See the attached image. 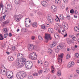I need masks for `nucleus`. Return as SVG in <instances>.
<instances>
[{
  "label": "nucleus",
  "mask_w": 79,
  "mask_h": 79,
  "mask_svg": "<svg viewBox=\"0 0 79 79\" xmlns=\"http://www.w3.org/2000/svg\"><path fill=\"white\" fill-rule=\"evenodd\" d=\"M38 39L39 40H43V38L41 36H38Z\"/></svg>",
  "instance_id": "obj_28"
},
{
  "label": "nucleus",
  "mask_w": 79,
  "mask_h": 79,
  "mask_svg": "<svg viewBox=\"0 0 79 79\" xmlns=\"http://www.w3.org/2000/svg\"><path fill=\"white\" fill-rule=\"evenodd\" d=\"M52 9H56V7H55V6H52L51 7Z\"/></svg>",
  "instance_id": "obj_40"
},
{
  "label": "nucleus",
  "mask_w": 79,
  "mask_h": 79,
  "mask_svg": "<svg viewBox=\"0 0 79 79\" xmlns=\"http://www.w3.org/2000/svg\"><path fill=\"white\" fill-rule=\"evenodd\" d=\"M3 5H2V4L0 5V8H3Z\"/></svg>",
  "instance_id": "obj_57"
},
{
  "label": "nucleus",
  "mask_w": 79,
  "mask_h": 79,
  "mask_svg": "<svg viewBox=\"0 0 79 79\" xmlns=\"http://www.w3.org/2000/svg\"><path fill=\"white\" fill-rule=\"evenodd\" d=\"M45 71H44V73H48V70H49V69H47V68H45L44 69Z\"/></svg>",
  "instance_id": "obj_24"
},
{
  "label": "nucleus",
  "mask_w": 79,
  "mask_h": 79,
  "mask_svg": "<svg viewBox=\"0 0 79 79\" xmlns=\"http://www.w3.org/2000/svg\"><path fill=\"white\" fill-rule=\"evenodd\" d=\"M67 43L69 45H70L71 44V40L69 41Z\"/></svg>",
  "instance_id": "obj_45"
},
{
  "label": "nucleus",
  "mask_w": 79,
  "mask_h": 79,
  "mask_svg": "<svg viewBox=\"0 0 79 79\" xmlns=\"http://www.w3.org/2000/svg\"><path fill=\"white\" fill-rule=\"evenodd\" d=\"M7 60L10 61H12L14 60V58L12 56H9L8 57Z\"/></svg>",
  "instance_id": "obj_8"
},
{
  "label": "nucleus",
  "mask_w": 79,
  "mask_h": 79,
  "mask_svg": "<svg viewBox=\"0 0 79 79\" xmlns=\"http://www.w3.org/2000/svg\"><path fill=\"white\" fill-rule=\"evenodd\" d=\"M48 52L50 54H52V50L51 49H49L48 50Z\"/></svg>",
  "instance_id": "obj_22"
},
{
  "label": "nucleus",
  "mask_w": 79,
  "mask_h": 79,
  "mask_svg": "<svg viewBox=\"0 0 79 79\" xmlns=\"http://www.w3.org/2000/svg\"><path fill=\"white\" fill-rule=\"evenodd\" d=\"M70 57V55L69 54H67L66 57V59H68V58H69Z\"/></svg>",
  "instance_id": "obj_30"
},
{
  "label": "nucleus",
  "mask_w": 79,
  "mask_h": 79,
  "mask_svg": "<svg viewBox=\"0 0 79 79\" xmlns=\"http://www.w3.org/2000/svg\"><path fill=\"white\" fill-rule=\"evenodd\" d=\"M48 31L50 32V33H53V34L54 33V32H53V29L52 28H48Z\"/></svg>",
  "instance_id": "obj_9"
},
{
  "label": "nucleus",
  "mask_w": 79,
  "mask_h": 79,
  "mask_svg": "<svg viewBox=\"0 0 79 79\" xmlns=\"http://www.w3.org/2000/svg\"><path fill=\"white\" fill-rule=\"evenodd\" d=\"M3 32H4V33H6V32H8V30L6 28H4L3 29Z\"/></svg>",
  "instance_id": "obj_25"
},
{
  "label": "nucleus",
  "mask_w": 79,
  "mask_h": 79,
  "mask_svg": "<svg viewBox=\"0 0 79 79\" xmlns=\"http://www.w3.org/2000/svg\"><path fill=\"white\" fill-rule=\"evenodd\" d=\"M61 71L59 70V71L57 72V75L58 76H61Z\"/></svg>",
  "instance_id": "obj_19"
},
{
  "label": "nucleus",
  "mask_w": 79,
  "mask_h": 79,
  "mask_svg": "<svg viewBox=\"0 0 79 79\" xmlns=\"http://www.w3.org/2000/svg\"><path fill=\"white\" fill-rule=\"evenodd\" d=\"M74 65V62H70L69 63V64L68 65V66L69 68H71V67H73V66Z\"/></svg>",
  "instance_id": "obj_7"
},
{
  "label": "nucleus",
  "mask_w": 79,
  "mask_h": 79,
  "mask_svg": "<svg viewBox=\"0 0 79 79\" xmlns=\"http://www.w3.org/2000/svg\"><path fill=\"white\" fill-rule=\"evenodd\" d=\"M30 58L32 60H36L37 58V55H36L35 56L33 55V54H31Z\"/></svg>",
  "instance_id": "obj_5"
},
{
  "label": "nucleus",
  "mask_w": 79,
  "mask_h": 79,
  "mask_svg": "<svg viewBox=\"0 0 79 79\" xmlns=\"http://www.w3.org/2000/svg\"><path fill=\"white\" fill-rule=\"evenodd\" d=\"M8 33H6L4 35V38H6L7 37V36H8Z\"/></svg>",
  "instance_id": "obj_23"
},
{
  "label": "nucleus",
  "mask_w": 79,
  "mask_h": 79,
  "mask_svg": "<svg viewBox=\"0 0 79 79\" xmlns=\"http://www.w3.org/2000/svg\"><path fill=\"white\" fill-rule=\"evenodd\" d=\"M3 39H4V38L0 37V40H3Z\"/></svg>",
  "instance_id": "obj_55"
},
{
  "label": "nucleus",
  "mask_w": 79,
  "mask_h": 79,
  "mask_svg": "<svg viewBox=\"0 0 79 79\" xmlns=\"http://www.w3.org/2000/svg\"><path fill=\"white\" fill-rule=\"evenodd\" d=\"M41 4L44 6H45L47 5V2L45 1H43L41 2Z\"/></svg>",
  "instance_id": "obj_11"
},
{
  "label": "nucleus",
  "mask_w": 79,
  "mask_h": 79,
  "mask_svg": "<svg viewBox=\"0 0 79 79\" xmlns=\"http://www.w3.org/2000/svg\"><path fill=\"white\" fill-rule=\"evenodd\" d=\"M42 60H39L38 61V63L39 64V63H40V64H42Z\"/></svg>",
  "instance_id": "obj_41"
},
{
  "label": "nucleus",
  "mask_w": 79,
  "mask_h": 79,
  "mask_svg": "<svg viewBox=\"0 0 79 79\" xmlns=\"http://www.w3.org/2000/svg\"><path fill=\"white\" fill-rule=\"evenodd\" d=\"M37 49V46H34L33 45V50H35Z\"/></svg>",
  "instance_id": "obj_26"
},
{
  "label": "nucleus",
  "mask_w": 79,
  "mask_h": 79,
  "mask_svg": "<svg viewBox=\"0 0 79 79\" xmlns=\"http://www.w3.org/2000/svg\"><path fill=\"white\" fill-rule=\"evenodd\" d=\"M71 40L69 38H67L66 39V41L67 42V43H68V42L69 41Z\"/></svg>",
  "instance_id": "obj_50"
},
{
  "label": "nucleus",
  "mask_w": 79,
  "mask_h": 79,
  "mask_svg": "<svg viewBox=\"0 0 79 79\" xmlns=\"http://www.w3.org/2000/svg\"><path fill=\"white\" fill-rule=\"evenodd\" d=\"M70 16H69V15H67V19L68 20H69V19H70Z\"/></svg>",
  "instance_id": "obj_39"
},
{
  "label": "nucleus",
  "mask_w": 79,
  "mask_h": 79,
  "mask_svg": "<svg viewBox=\"0 0 79 79\" xmlns=\"http://www.w3.org/2000/svg\"><path fill=\"white\" fill-rule=\"evenodd\" d=\"M15 48H15V47L13 46L12 47V49L13 50H15Z\"/></svg>",
  "instance_id": "obj_51"
},
{
  "label": "nucleus",
  "mask_w": 79,
  "mask_h": 79,
  "mask_svg": "<svg viewBox=\"0 0 79 79\" xmlns=\"http://www.w3.org/2000/svg\"><path fill=\"white\" fill-rule=\"evenodd\" d=\"M75 56L76 58H78L79 57V54L77 53L75 54Z\"/></svg>",
  "instance_id": "obj_32"
},
{
  "label": "nucleus",
  "mask_w": 79,
  "mask_h": 79,
  "mask_svg": "<svg viewBox=\"0 0 79 79\" xmlns=\"http://www.w3.org/2000/svg\"><path fill=\"white\" fill-rule=\"evenodd\" d=\"M64 2V3H67L68 2V0H63Z\"/></svg>",
  "instance_id": "obj_44"
},
{
  "label": "nucleus",
  "mask_w": 79,
  "mask_h": 79,
  "mask_svg": "<svg viewBox=\"0 0 79 79\" xmlns=\"http://www.w3.org/2000/svg\"><path fill=\"white\" fill-rule=\"evenodd\" d=\"M46 27H49V26H50V24H48L47 23H46Z\"/></svg>",
  "instance_id": "obj_58"
},
{
  "label": "nucleus",
  "mask_w": 79,
  "mask_h": 79,
  "mask_svg": "<svg viewBox=\"0 0 79 79\" xmlns=\"http://www.w3.org/2000/svg\"><path fill=\"white\" fill-rule=\"evenodd\" d=\"M48 21L49 22V23H52L53 22V20L52 18L49 19L48 20Z\"/></svg>",
  "instance_id": "obj_20"
},
{
  "label": "nucleus",
  "mask_w": 79,
  "mask_h": 79,
  "mask_svg": "<svg viewBox=\"0 0 79 79\" xmlns=\"http://www.w3.org/2000/svg\"><path fill=\"white\" fill-rule=\"evenodd\" d=\"M1 68H2V69H5V67H4V66H2L1 67Z\"/></svg>",
  "instance_id": "obj_61"
},
{
  "label": "nucleus",
  "mask_w": 79,
  "mask_h": 79,
  "mask_svg": "<svg viewBox=\"0 0 79 79\" xmlns=\"http://www.w3.org/2000/svg\"><path fill=\"white\" fill-rule=\"evenodd\" d=\"M27 76L26 73L24 72H18L16 74V77L18 79H23Z\"/></svg>",
  "instance_id": "obj_2"
},
{
  "label": "nucleus",
  "mask_w": 79,
  "mask_h": 79,
  "mask_svg": "<svg viewBox=\"0 0 79 79\" xmlns=\"http://www.w3.org/2000/svg\"><path fill=\"white\" fill-rule=\"evenodd\" d=\"M34 39H35V37H34V36H32V37H31V39L32 40H34Z\"/></svg>",
  "instance_id": "obj_60"
},
{
  "label": "nucleus",
  "mask_w": 79,
  "mask_h": 79,
  "mask_svg": "<svg viewBox=\"0 0 79 79\" xmlns=\"http://www.w3.org/2000/svg\"><path fill=\"white\" fill-rule=\"evenodd\" d=\"M77 32H79V27H77Z\"/></svg>",
  "instance_id": "obj_64"
},
{
  "label": "nucleus",
  "mask_w": 79,
  "mask_h": 79,
  "mask_svg": "<svg viewBox=\"0 0 79 79\" xmlns=\"http://www.w3.org/2000/svg\"><path fill=\"white\" fill-rule=\"evenodd\" d=\"M11 73L13 74V72H8L7 74H8V76H11Z\"/></svg>",
  "instance_id": "obj_29"
},
{
  "label": "nucleus",
  "mask_w": 79,
  "mask_h": 79,
  "mask_svg": "<svg viewBox=\"0 0 79 79\" xmlns=\"http://www.w3.org/2000/svg\"><path fill=\"white\" fill-rule=\"evenodd\" d=\"M50 15H47V19L48 20H48H49L50 19Z\"/></svg>",
  "instance_id": "obj_33"
},
{
  "label": "nucleus",
  "mask_w": 79,
  "mask_h": 79,
  "mask_svg": "<svg viewBox=\"0 0 79 79\" xmlns=\"http://www.w3.org/2000/svg\"><path fill=\"white\" fill-rule=\"evenodd\" d=\"M17 16H16L15 18V21L16 22H18V21H19V19L17 17Z\"/></svg>",
  "instance_id": "obj_18"
},
{
  "label": "nucleus",
  "mask_w": 79,
  "mask_h": 79,
  "mask_svg": "<svg viewBox=\"0 0 79 79\" xmlns=\"http://www.w3.org/2000/svg\"><path fill=\"white\" fill-rule=\"evenodd\" d=\"M31 54H33V55H35V56H36V55H36V53L34 52H33L32 53H31Z\"/></svg>",
  "instance_id": "obj_46"
},
{
  "label": "nucleus",
  "mask_w": 79,
  "mask_h": 79,
  "mask_svg": "<svg viewBox=\"0 0 79 79\" xmlns=\"http://www.w3.org/2000/svg\"><path fill=\"white\" fill-rule=\"evenodd\" d=\"M21 60L22 61V62L21 60H18V62H17V68H22L25 64V66H26L27 65L30 64V62L31 61H26V60L25 58H21Z\"/></svg>",
  "instance_id": "obj_1"
},
{
  "label": "nucleus",
  "mask_w": 79,
  "mask_h": 79,
  "mask_svg": "<svg viewBox=\"0 0 79 79\" xmlns=\"http://www.w3.org/2000/svg\"><path fill=\"white\" fill-rule=\"evenodd\" d=\"M54 29L55 30H57V29H58V27L57 26H55L54 27Z\"/></svg>",
  "instance_id": "obj_53"
},
{
  "label": "nucleus",
  "mask_w": 79,
  "mask_h": 79,
  "mask_svg": "<svg viewBox=\"0 0 79 79\" xmlns=\"http://www.w3.org/2000/svg\"><path fill=\"white\" fill-rule=\"evenodd\" d=\"M72 39H73L74 40L76 41V37H74Z\"/></svg>",
  "instance_id": "obj_48"
},
{
  "label": "nucleus",
  "mask_w": 79,
  "mask_h": 79,
  "mask_svg": "<svg viewBox=\"0 0 79 79\" xmlns=\"http://www.w3.org/2000/svg\"><path fill=\"white\" fill-rule=\"evenodd\" d=\"M44 65L45 67H48L49 66V65L48 64V62L47 61H45L44 63Z\"/></svg>",
  "instance_id": "obj_14"
},
{
  "label": "nucleus",
  "mask_w": 79,
  "mask_h": 79,
  "mask_svg": "<svg viewBox=\"0 0 79 79\" xmlns=\"http://www.w3.org/2000/svg\"><path fill=\"white\" fill-rule=\"evenodd\" d=\"M28 49L29 51H32V50H33V44H29L28 45Z\"/></svg>",
  "instance_id": "obj_6"
},
{
  "label": "nucleus",
  "mask_w": 79,
  "mask_h": 79,
  "mask_svg": "<svg viewBox=\"0 0 79 79\" xmlns=\"http://www.w3.org/2000/svg\"><path fill=\"white\" fill-rule=\"evenodd\" d=\"M74 77H77V74H75L74 75Z\"/></svg>",
  "instance_id": "obj_59"
},
{
  "label": "nucleus",
  "mask_w": 79,
  "mask_h": 79,
  "mask_svg": "<svg viewBox=\"0 0 79 79\" xmlns=\"http://www.w3.org/2000/svg\"><path fill=\"white\" fill-rule=\"evenodd\" d=\"M32 75H28L27 78L28 79H32Z\"/></svg>",
  "instance_id": "obj_21"
},
{
  "label": "nucleus",
  "mask_w": 79,
  "mask_h": 79,
  "mask_svg": "<svg viewBox=\"0 0 79 79\" xmlns=\"http://www.w3.org/2000/svg\"><path fill=\"white\" fill-rule=\"evenodd\" d=\"M57 48L59 50H61L63 48V46L60 45L58 46L57 47Z\"/></svg>",
  "instance_id": "obj_17"
},
{
  "label": "nucleus",
  "mask_w": 79,
  "mask_h": 79,
  "mask_svg": "<svg viewBox=\"0 0 79 79\" xmlns=\"http://www.w3.org/2000/svg\"><path fill=\"white\" fill-rule=\"evenodd\" d=\"M7 75H8V74H6V76L8 77V79H12V78H13V77H12V76L10 77H8Z\"/></svg>",
  "instance_id": "obj_43"
},
{
  "label": "nucleus",
  "mask_w": 79,
  "mask_h": 79,
  "mask_svg": "<svg viewBox=\"0 0 79 79\" xmlns=\"http://www.w3.org/2000/svg\"><path fill=\"white\" fill-rule=\"evenodd\" d=\"M31 25L32 26V27H36L37 26V23L34 22L33 23L31 24Z\"/></svg>",
  "instance_id": "obj_12"
},
{
  "label": "nucleus",
  "mask_w": 79,
  "mask_h": 79,
  "mask_svg": "<svg viewBox=\"0 0 79 79\" xmlns=\"http://www.w3.org/2000/svg\"><path fill=\"white\" fill-rule=\"evenodd\" d=\"M63 53H62L61 54H60L59 55V57H60L61 58H62L63 57Z\"/></svg>",
  "instance_id": "obj_35"
},
{
  "label": "nucleus",
  "mask_w": 79,
  "mask_h": 79,
  "mask_svg": "<svg viewBox=\"0 0 79 79\" xmlns=\"http://www.w3.org/2000/svg\"><path fill=\"white\" fill-rule=\"evenodd\" d=\"M4 24H7L8 23H9V21L8 20L5 21L4 22Z\"/></svg>",
  "instance_id": "obj_38"
},
{
  "label": "nucleus",
  "mask_w": 79,
  "mask_h": 79,
  "mask_svg": "<svg viewBox=\"0 0 79 79\" xmlns=\"http://www.w3.org/2000/svg\"><path fill=\"white\" fill-rule=\"evenodd\" d=\"M74 10H73V9H71L70 10V13H71V14H73V13H74Z\"/></svg>",
  "instance_id": "obj_27"
},
{
  "label": "nucleus",
  "mask_w": 79,
  "mask_h": 79,
  "mask_svg": "<svg viewBox=\"0 0 79 79\" xmlns=\"http://www.w3.org/2000/svg\"><path fill=\"white\" fill-rule=\"evenodd\" d=\"M11 8H12V6L10 4H8L7 6V9L9 10H11Z\"/></svg>",
  "instance_id": "obj_10"
},
{
  "label": "nucleus",
  "mask_w": 79,
  "mask_h": 79,
  "mask_svg": "<svg viewBox=\"0 0 79 79\" xmlns=\"http://www.w3.org/2000/svg\"><path fill=\"white\" fill-rule=\"evenodd\" d=\"M64 25H63V26L64 27L65 29H68V27H69L68 26V25L67 24H66L65 23H64Z\"/></svg>",
  "instance_id": "obj_13"
},
{
  "label": "nucleus",
  "mask_w": 79,
  "mask_h": 79,
  "mask_svg": "<svg viewBox=\"0 0 79 79\" xmlns=\"http://www.w3.org/2000/svg\"><path fill=\"white\" fill-rule=\"evenodd\" d=\"M15 4H19L20 0H15Z\"/></svg>",
  "instance_id": "obj_16"
},
{
  "label": "nucleus",
  "mask_w": 79,
  "mask_h": 79,
  "mask_svg": "<svg viewBox=\"0 0 79 79\" xmlns=\"http://www.w3.org/2000/svg\"><path fill=\"white\" fill-rule=\"evenodd\" d=\"M45 38L46 42H48L49 39L50 40H52V37H50V34H46Z\"/></svg>",
  "instance_id": "obj_3"
},
{
  "label": "nucleus",
  "mask_w": 79,
  "mask_h": 79,
  "mask_svg": "<svg viewBox=\"0 0 79 79\" xmlns=\"http://www.w3.org/2000/svg\"><path fill=\"white\" fill-rule=\"evenodd\" d=\"M55 21L56 22H58V21H60V19H55Z\"/></svg>",
  "instance_id": "obj_47"
},
{
  "label": "nucleus",
  "mask_w": 79,
  "mask_h": 79,
  "mask_svg": "<svg viewBox=\"0 0 79 79\" xmlns=\"http://www.w3.org/2000/svg\"><path fill=\"white\" fill-rule=\"evenodd\" d=\"M55 52L56 53H58V52H59V49H58V48L56 49L55 50Z\"/></svg>",
  "instance_id": "obj_37"
},
{
  "label": "nucleus",
  "mask_w": 79,
  "mask_h": 79,
  "mask_svg": "<svg viewBox=\"0 0 79 79\" xmlns=\"http://www.w3.org/2000/svg\"><path fill=\"white\" fill-rule=\"evenodd\" d=\"M52 13H55V12H56V9H53L52 10Z\"/></svg>",
  "instance_id": "obj_36"
},
{
  "label": "nucleus",
  "mask_w": 79,
  "mask_h": 79,
  "mask_svg": "<svg viewBox=\"0 0 79 79\" xmlns=\"http://www.w3.org/2000/svg\"><path fill=\"white\" fill-rule=\"evenodd\" d=\"M42 73V70H40L38 72V73L39 74H41Z\"/></svg>",
  "instance_id": "obj_42"
},
{
  "label": "nucleus",
  "mask_w": 79,
  "mask_h": 79,
  "mask_svg": "<svg viewBox=\"0 0 79 79\" xmlns=\"http://www.w3.org/2000/svg\"><path fill=\"white\" fill-rule=\"evenodd\" d=\"M34 5V4L33 3H31L29 4V8L30 9H31L32 7Z\"/></svg>",
  "instance_id": "obj_15"
},
{
  "label": "nucleus",
  "mask_w": 79,
  "mask_h": 79,
  "mask_svg": "<svg viewBox=\"0 0 79 79\" xmlns=\"http://www.w3.org/2000/svg\"><path fill=\"white\" fill-rule=\"evenodd\" d=\"M6 15H4L3 16H2L3 19H5V17H6Z\"/></svg>",
  "instance_id": "obj_62"
},
{
  "label": "nucleus",
  "mask_w": 79,
  "mask_h": 79,
  "mask_svg": "<svg viewBox=\"0 0 79 79\" xmlns=\"http://www.w3.org/2000/svg\"><path fill=\"white\" fill-rule=\"evenodd\" d=\"M77 73H78V74H79V70H77Z\"/></svg>",
  "instance_id": "obj_63"
},
{
  "label": "nucleus",
  "mask_w": 79,
  "mask_h": 79,
  "mask_svg": "<svg viewBox=\"0 0 79 79\" xmlns=\"http://www.w3.org/2000/svg\"><path fill=\"white\" fill-rule=\"evenodd\" d=\"M0 37H1V38H3L2 34H0Z\"/></svg>",
  "instance_id": "obj_56"
},
{
  "label": "nucleus",
  "mask_w": 79,
  "mask_h": 79,
  "mask_svg": "<svg viewBox=\"0 0 79 79\" xmlns=\"http://www.w3.org/2000/svg\"><path fill=\"white\" fill-rule=\"evenodd\" d=\"M41 27L42 29H45V25H43L41 26Z\"/></svg>",
  "instance_id": "obj_34"
},
{
  "label": "nucleus",
  "mask_w": 79,
  "mask_h": 79,
  "mask_svg": "<svg viewBox=\"0 0 79 79\" xmlns=\"http://www.w3.org/2000/svg\"><path fill=\"white\" fill-rule=\"evenodd\" d=\"M75 14V15H77V10H75L74 11Z\"/></svg>",
  "instance_id": "obj_52"
},
{
  "label": "nucleus",
  "mask_w": 79,
  "mask_h": 79,
  "mask_svg": "<svg viewBox=\"0 0 79 79\" xmlns=\"http://www.w3.org/2000/svg\"><path fill=\"white\" fill-rule=\"evenodd\" d=\"M74 31H76L77 32V26H76L74 27Z\"/></svg>",
  "instance_id": "obj_31"
},
{
  "label": "nucleus",
  "mask_w": 79,
  "mask_h": 79,
  "mask_svg": "<svg viewBox=\"0 0 79 79\" xmlns=\"http://www.w3.org/2000/svg\"><path fill=\"white\" fill-rule=\"evenodd\" d=\"M8 35L9 37H11L12 36V34L11 33L9 34Z\"/></svg>",
  "instance_id": "obj_49"
},
{
  "label": "nucleus",
  "mask_w": 79,
  "mask_h": 79,
  "mask_svg": "<svg viewBox=\"0 0 79 79\" xmlns=\"http://www.w3.org/2000/svg\"><path fill=\"white\" fill-rule=\"evenodd\" d=\"M30 64L25 66V68L28 69H30L32 67V61H30Z\"/></svg>",
  "instance_id": "obj_4"
},
{
  "label": "nucleus",
  "mask_w": 79,
  "mask_h": 79,
  "mask_svg": "<svg viewBox=\"0 0 79 79\" xmlns=\"http://www.w3.org/2000/svg\"><path fill=\"white\" fill-rule=\"evenodd\" d=\"M69 77H70L69 78V79H72V78L73 77V75H70Z\"/></svg>",
  "instance_id": "obj_54"
}]
</instances>
